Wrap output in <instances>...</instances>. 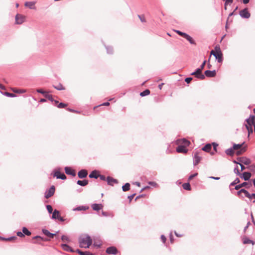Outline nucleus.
Masks as SVG:
<instances>
[{
	"label": "nucleus",
	"instance_id": "6ab92c4d",
	"mask_svg": "<svg viewBox=\"0 0 255 255\" xmlns=\"http://www.w3.org/2000/svg\"><path fill=\"white\" fill-rule=\"evenodd\" d=\"M185 145H179L176 148V151L178 153H187L188 149Z\"/></svg>",
	"mask_w": 255,
	"mask_h": 255
},
{
	"label": "nucleus",
	"instance_id": "a878e982",
	"mask_svg": "<svg viewBox=\"0 0 255 255\" xmlns=\"http://www.w3.org/2000/svg\"><path fill=\"white\" fill-rule=\"evenodd\" d=\"M243 193L244 194L245 196L249 198L250 199H252L254 198L255 196V193L250 194L246 189L243 188Z\"/></svg>",
	"mask_w": 255,
	"mask_h": 255
},
{
	"label": "nucleus",
	"instance_id": "680f3d73",
	"mask_svg": "<svg viewBox=\"0 0 255 255\" xmlns=\"http://www.w3.org/2000/svg\"><path fill=\"white\" fill-rule=\"evenodd\" d=\"M238 6H237L235 7V8L234 9V10H233V11L229 13V16H228V17L229 18L230 16H233V15H235V14H236V13H235V11H236L237 10H238Z\"/></svg>",
	"mask_w": 255,
	"mask_h": 255
},
{
	"label": "nucleus",
	"instance_id": "f8f14e48",
	"mask_svg": "<svg viewBox=\"0 0 255 255\" xmlns=\"http://www.w3.org/2000/svg\"><path fill=\"white\" fill-rule=\"evenodd\" d=\"M106 252L109 255H117L118 253V249L114 246H111L107 248Z\"/></svg>",
	"mask_w": 255,
	"mask_h": 255
},
{
	"label": "nucleus",
	"instance_id": "1a4fd4ad",
	"mask_svg": "<svg viewBox=\"0 0 255 255\" xmlns=\"http://www.w3.org/2000/svg\"><path fill=\"white\" fill-rule=\"evenodd\" d=\"M252 186L251 181L250 182H244L242 183L236 185L234 187V189L238 190L240 189H242V187H246L247 189H249Z\"/></svg>",
	"mask_w": 255,
	"mask_h": 255
},
{
	"label": "nucleus",
	"instance_id": "79ce46f5",
	"mask_svg": "<svg viewBox=\"0 0 255 255\" xmlns=\"http://www.w3.org/2000/svg\"><path fill=\"white\" fill-rule=\"evenodd\" d=\"M245 121L247 124H251V127L254 126V132H255V121H252L249 119H246Z\"/></svg>",
	"mask_w": 255,
	"mask_h": 255
},
{
	"label": "nucleus",
	"instance_id": "393cba45",
	"mask_svg": "<svg viewBox=\"0 0 255 255\" xmlns=\"http://www.w3.org/2000/svg\"><path fill=\"white\" fill-rule=\"evenodd\" d=\"M35 4L34 1H26L25 2L24 5L31 9H35Z\"/></svg>",
	"mask_w": 255,
	"mask_h": 255
},
{
	"label": "nucleus",
	"instance_id": "5701e85b",
	"mask_svg": "<svg viewBox=\"0 0 255 255\" xmlns=\"http://www.w3.org/2000/svg\"><path fill=\"white\" fill-rule=\"evenodd\" d=\"M177 142L178 143L180 144V145H185L186 147L188 146L190 144V141L185 138L178 139L177 140Z\"/></svg>",
	"mask_w": 255,
	"mask_h": 255
},
{
	"label": "nucleus",
	"instance_id": "2f4dec72",
	"mask_svg": "<svg viewBox=\"0 0 255 255\" xmlns=\"http://www.w3.org/2000/svg\"><path fill=\"white\" fill-rule=\"evenodd\" d=\"M247 150V146H243L242 148H240V149H237L235 152L237 155L239 156L242 155L243 153L246 152Z\"/></svg>",
	"mask_w": 255,
	"mask_h": 255
},
{
	"label": "nucleus",
	"instance_id": "4468645a",
	"mask_svg": "<svg viewBox=\"0 0 255 255\" xmlns=\"http://www.w3.org/2000/svg\"><path fill=\"white\" fill-rule=\"evenodd\" d=\"M198 154L199 152L198 151H196L195 152L194 155L193 157V164L194 166H196L198 164L201 160V157L199 156Z\"/></svg>",
	"mask_w": 255,
	"mask_h": 255
},
{
	"label": "nucleus",
	"instance_id": "4be33fe9",
	"mask_svg": "<svg viewBox=\"0 0 255 255\" xmlns=\"http://www.w3.org/2000/svg\"><path fill=\"white\" fill-rule=\"evenodd\" d=\"M89 209V207L88 206L85 205H81L77 206L72 209L73 211H86Z\"/></svg>",
	"mask_w": 255,
	"mask_h": 255
},
{
	"label": "nucleus",
	"instance_id": "a18cd8bd",
	"mask_svg": "<svg viewBox=\"0 0 255 255\" xmlns=\"http://www.w3.org/2000/svg\"><path fill=\"white\" fill-rule=\"evenodd\" d=\"M17 238L15 236H11L8 238H5L4 241H13L17 239Z\"/></svg>",
	"mask_w": 255,
	"mask_h": 255
},
{
	"label": "nucleus",
	"instance_id": "bb28decb",
	"mask_svg": "<svg viewBox=\"0 0 255 255\" xmlns=\"http://www.w3.org/2000/svg\"><path fill=\"white\" fill-rule=\"evenodd\" d=\"M99 172L96 170H93L89 174V177L90 178H95L97 179L98 178Z\"/></svg>",
	"mask_w": 255,
	"mask_h": 255
},
{
	"label": "nucleus",
	"instance_id": "b1692460",
	"mask_svg": "<svg viewBox=\"0 0 255 255\" xmlns=\"http://www.w3.org/2000/svg\"><path fill=\"white\" fill-rule=\"evenodd\" d=\"M242 241H243V243L245 245L251 244L253 245H254L255 244V243L254 241L250 239L249 238H248L246 236H244L242 237Z\"/></svg>",
	"mask_w": 255,
	"mask_h": 255
},
{
	"label": "nucleus",
	"instance_id": "052dcab7",
	"mask_svg": "<svg viewBox=\"0 0 255 255\" xmlns=\"http://www.w3.org/2000/svg\"><path fill=\"white\" fill-rule=\"evenodd\" d=\"M136 193H133L128 196V199L129 200V202L130 203L134 197L135 196Z\"/></svg>",
	"mask_w": 255,
	"mask_h": 255
},
{
	"label": "nucleus",
	"instance_id": "c756f323",
	"mask_svg": "<svg viewBox=\"0 0 255 255\" xmlns=\"http://www.w3.org/2000/svg\"><path fill=\"white\" fill-rule=\"evenodd\" d=\"M76 183L78 185L84 187L88 184L89 181L87 179H84L82 180H78Z\"/></svg>",
	"mask_w": 255,
	"mask_h": 255
},
{
	"label": "nucleus",
	"instance_id": "f257e3e1",
	"mask_svg": "<svg viewBox=\"0 0 255 255\" xmlns=\"http://www.w3.org/2000/svg\"><path fill=\"white\" fill-rule=\"evenodd\" d=\"M213 55L216 60L218 63H222L224 60L223 54L221 50V48L219 45H216L214 50H212L210 52V55Z\"/></svg>",
	"mask_w": 255,
	"mask_h": 255
},
{
	"label": "nucleus",
	"instance_id": "e2e57ef3",
	"mask_svg": "<svg viewBox=\"0 0 255 255\" xmlns=\"http://www.w3.org/2000/svg\"><path fill=\"white\" fill-rule=\"evenodd\" d=\"M243 188H242V189H240V190H238V192H237V195L238 196L240 197L241 198H244V197H243V196H241V193H243Z\"/></svg>",
	"mask_w": 255,
	"mask_h": 255
},
{
	"label": "nucleus",
	"instance_id": "72a5a7b5",
	"mask_svg": "<svg viewBox=\"0 0 255 255\" xmlns=\"http://www.w3.org/2000/svg\"><path fill=\"white\" fill-rule=\"evenodd\" d=\"M0 92L3 95H4L7 97H16V95L14 94V93H9V92H7L5 91H0Z\"/></svg>",
	"mask_w": 255,
	"mask_h": 255
},
{
	"label": "nucleus",
	"instance_id": "58836bf2",
	"mask_svg": "<svg viewBox=\"0 0 255 255\" xmlns=\"http://www.w3.org/2000/svg\"><path fill=\"white\" fill-rule=\"evenodd\" d=\"M22 233H23L24 236L25 235L30 236L31 234V232L29 231L26 227H23L22 229Z\"/></svg>",
	"mask_w": 255,
	"mask_h": 255
},
{
	"label": "nucleus",
	"instance_id": "ddd939ff",
	"mask_svg": "<svg viewBox=\"0 0 255 255\" xmlns=\"http://www.w3.org/2000/svg\"><path fill=\"white\" fill-rule=\"evenodd\" d=\"M64 170L65 173L68 175H71L73 177H75L76 175L75 170L72 168L71 167H65Z\"/></svg>",
	"mask_w": 255,
	"mask_h": 255
},
{
	"label": "nucleus",
	"instance_id": "bf43d9fd",
	"mask_svg": "<svg viewBox=\"0 0 255 255\" xmlns=\"http://www.w3.org/2000/svg\"><path fill=\"white\" fill-rule=\"evenodd\" d=\"M212 145H213V149L215 151L217 152V147L218 146V144L216 142H212L211 143Z\"/></svg>",
	"mask_w": 255,
	"mask_h": 255
},
{
	"label": "nucleus",
	"instance_id": "9b49d317",
	"mask_svg": "<svg viewBox=\"0 0 255 255\" xmlns=\"http://www.w3.org/2000/svg\"><path fill=\"white\" fill-rule=\"evenodd\" d=\"M239 176L245 181H249L252 176V173L250 172L245 171L241 173Z\"/></svg>",
	"mask_w": 255,
	"mask_h": 255
},
{
	"label": "nucleus",
	"instance_id": "f704fd0d",
	"mask_svg": "<svg viewBox=\"0 0 255 255\" xmlns=\"http://www.w3.org/2000/svg\"><path fill=\"white\" fill-rule=\"evenodd\" d=\"M245 127L248 130V136H249L253 132V129L252 127L251 126V124H247L245 125Z\"/></svg>",
	"mask_w": 255,
	"mask_h": 255
},
{
	"label": "nucleus",
	"instance_id": "338daca9",
	"mask_svg": "<svg viewBox=\"0 0 255 255\" xmlns=\"http://www.w3.org/2000/svg\"><path fill=\"white\" fill-rule=\"evenodd\" d=\"M206 63L207 61L206 60H204L199 68H200L201 69L203 70L205 67Z\"/></svg>",
	"mask_w": 255,
	"mask_h": 255
},
{
	"label": "nucleus",
	"instance_id": "09e8293b",
	"mask_svg": "<svg viewBox=\"0 0 255 255\" xmlns=\"http://www.w3.org/2000/svg\"><path fill=\"white\" fill-rule=\"evenodd\" d=\"M67 106V104L61 102L59 103L57 105H56V107L59 109H62L65 108Z\"/></svg>",
	"mask_w": 255,
	"mask_h": 255
},
{
	"label": "nucleus",
	"instance_id": "6e6552de",
	"mask_svg": "<svg viewBox=\"0 0 255 255\" xmlns=\"http://www.w3.org/2000/svg\"><path fill=\"white\" fill-rule=\"evenodd\" d=\"M239 15L243 18L248 19L251 16V13L248 10V8L246 7L239 11Z\"/></svg>",
	"mask_w": 255,
	"mask_h": 255
},
{
	"label": "nucleus",
	"instance_id": "a211bd4d",
	"mask_svg": "<svg viewBox=\"0 0 255 255\" xmlns=\"http://www.w3.org/2000/svg\"><path fill=\"white\" fill-rule=\"evenodd\" d=\"M88 171L86 169H82L78 172V177L80 179H84L88 175Z\"/></svg>",
	"mask_w": 255,
	"mask_h": 255
},
{
	"label": "nucleus",
	"instance_id": "4c0bfd02",
	"mask_svg": "<svg viewBox=\"0 0 255 255\" xmlns=\"http://www.w3.org/2000/svg\"><path fill=\"white\" fill-rule=\"evenodd\" d=\"M130 185L129 183H126L122 186V190L127 192L130 190Z\"/></svg>",
	"mask_w": 255,
	"mask_h": 255
},
{
	"label": "nucleus",
	"instance_id": "f03ea898",
	"mask_svg": "<svg viewBox=\"0 0 255 255\" xmlns=\"http://www.w3.org/2000/svg\"><path fill=\"white\" fill-rule=\"evenodd\" d=\"M85 237L79 239V243L81 248H89L92 244V239L87 234L85 235Z\"/></svg>",
	"mask_w": 255,
	"mask_h": 255
},
{
	"label": "nucleus",
	"instance_id": "774afa93",
	"mask_svg": "<svg viewBox=\"0 0 255 255\" xmlns=\"http://www.w3.org/2000/svg\"><path fill=\"white\" fill-rule=\"evenodd\" d=\"M82 255H95V254L90 252L89 251H84Z\"/></svg>",
	"mask_w": 255,
	"mask_h": 255
},
{
	"label": "nucleus",
	"instance_id": "aec40b11",
	"mask_svg": "<svg viewBox=\"0 0 255 255\" xmlns=\"http://www.w3.org/2000/svg\"><path fill=\"white\" fill-rule=\"evenodd\" d=\"M61 247L62 249L66 252H70V253H74L75 252V250L73 249H72L70 246H69L68 245H67L66 244H62L61 245Z\"/></svg>",
	"mask_w": 255,
	"mask_h": 255
},
{
	"label": "nucleus",
	"instance_id": "0eeeda50",
	"mask_svg": "<svg viewBox=\"0 0 255 255\" xmlns=\"http://www.w3.org/2000/svg\"><path fill=\"white\" fill-rule=\"evenodd\" d=\"M55 187L54 185H52L50 187L47 189L44 193V197L46 199H48L52 197L55 193Z\"/></svg>",
	"mask_w": 255,
	"mask_h": 255
},
{
	"label": "nucleus",
	"instance_id": "cd10ccee",
	"mask_svg": "<svg viewBox=\"0 0 255 255\" xmlns=\"http://www.w3.org/2000/svg\"><path fill=\"white\" fill-rule=\"evenodd\" d=\"M60 216L59 211L57 209H55L52 213L51 218L52 219L57 220Z\"/></svg>",
	"mask_w": 255,
	"mask_h": 255
},
{
	"label": "nucleus",
	"instance_id": "412c9836",
	"mask_svg": "<svg viewBox=\"0 0 255 255\" xmlns=\"http://www.w3.org/2000/svg\"><path fill=\"white\" fill-rule=\"evenodd\" d=\"M91 208L94 211H99L103 209V205L102 204L94 203L91 205Z\"/></svg>",
	"mask_w": 255,
	"mask_h": 255
},
{
	"label": "nucleus",
	"instance_id": "603ef678",
	"mask_svg": "<svg viewBox=\"0 0 255 255\" xmlns=\"http://www.w3.org/2000/svg\"><path fill=\"white\" fill-rule=\"evenodd\" d=\"M36 92L38 93L42 94L44 97L45 95H47V94L48 93L47 92L43 90L42 89H37L36 90Z\"/></svg>",
	"mask_w": 255,
	"mask_h": 255
},
{
	"label": "nucleus",
	"instance_id": "864d4df0",
	"mask_svg": "<svg viewBox=\"0 0 255 255\" xmlns=\"http://www.w3.org/2000/svg\"><path fill=\"white\" fill-rule=\"evenodd\" d=\"M61 239L62 240V241H67L68 242H70V239L67 236L65 235H62L61 237Z\"/></svg>",
	"mask_w": 255,
	"mask_h": 255
},
{
	"label": "nucleus",
	"instance_id": "ea45409f",
	"mask_svg": "<svg viewBox=\"0 0 255 255\" xmlns=\"http://www.w3.org/2000/svg\"><path fill=\"white\" fill-rule=\"evenodd\" d=\"M150 93V91L148 89H145V90L143 91L142 92H140L139 94V95L141 97H144L146 96H147L149 95Z\"/></svg>",
	"mask_w": 255,
	"mask_h": 255
},
{
	"label": "nucleus",
	"instance_id": "7c9ffc66",
	"mask_svg": "<svg viewBox=\"0 0 255 255\" xmlns=\"http://www.w3.org/2000/svg\"><path fill=\"white\" fill-rule=\"evenodd\" d=\"M212 149V144L210 143H207L202 148V150L207 152H210Z\"/></svg>",
	"mask_w": 255,
	"mask_h": 255
},
{
	"label": "nucleus",
	"instance_id": "4d7b16f0",
	"mask_svg": "<svg viewBox=\"0 0 255 255\" xmlns=\"http://www.w3.org/2000/svg\"><path fill=\"white\" fill-rule=\"evenodd\" d=\"M138 17L140 19L141 22H146V20H145L144 15H139L138 14Z\"/></svg>",
	"mask_w": 255,
	"mask_h": 255
},
{
	"label": "nucleus",
	"instance_id": "3c124183",
	"mask_svg": "<svg viewBox=\"0 0 255 255\" xmlns=\"http://www.w3.org/2000/svg\"><path fill=\"white\" fill-rule=\"evenodd\" d=\"M45 98L48 99L51 102H53V101H54V99H53L52 95L48 94V93L47 94V95H45Z\"/></svg>",
	"mask_w": 255,
	"mask_h": 255
},
{
	"label": "nucleus",
	"instance_id": "49530a36",
	"mask_svg": "<svg viewBox=\"0 0 255 255\" xmlns=\"http://www.w3.org/2000/svg\"><path fill=\"white\" fill-rule=\"evenodd\" d=\"M46 208L49 214H51V213H53V210L51 205H46Z\"/></svg>",
	"mask_w": 255,
	"mask_h": 255
},
{
	"label": "nucleus",
	"instance_id": "e433bc0d",
	"mask_svg": "<svg viewBox=\"0 0 255 255\" xmlns=\"http://www.w3.org/2000/svg\"><path fill=\"white\" fill-rule=\"evenodd\" d=\"M189 182V181H188L187 183H184L182 184L183 188L187 191L191 190V185Z\"/></svg>",
	"mask_w": 255,
	"mask_h": 255
},
{
	"label": "nucleus",
	"instance_id": "dca6fc26",
	"mask_svg": "<svg viewBox=\"0 0 255 255\" xmlns=\"http://www.w3.org/2000/svg\"><path fill=\"white\" fill-rule=\"evenodd\" d=\"M205 77L213 78L216 76V71L215 70H207L205 71L204 74Z\"/></svg>",
	"mask_w": 255,
	"mask_h": 255
},
{
	"label": "nucleus",
	"instance_id": "473e14b6",
	"mask_svg": "<svg viewBox=\"0 0 255 255\" xmlns=\"http://www.w3.org/2000/svg\"><path fill=\"white\" fill-rule=\"evenodd\" d=\"M184 38H185L187 41H188L190 44L193 45L196 44L195 41L193 39V38L190 35H189L187 33L185 37H184Z\"/></svg>",
	"mask_w": 255,
	"mask_h": 255
},
{
	"label": "nucleus",
	"instance_id": "37998d69",
	"mask_svg": "<svg viewBox=\"0 0 255 255\" xmlns=\"http://www.w3.org/2000/svg\"><path fill=\"white\" fill-rule=\"evenodd\" d=\"M53 87L59 91L63 90L65 89L64 87L63 86V85L61 83H59L58 85L57 86H53Z\"/></svg>",
	"mask_w": 255,
	"mask_h": 255
},
{
	"label": "nucleus",
	"instance_id": "20e7f679",
	"mask_svg": "<svg viewBox=\"0 0 255 255\" xmlns=\"http://www.w3.org/2000/svg\"><path fill=\"white\" fill-rule=\"evenodd\" d=\"M202 70L200 68H196L194 71L191 73V75L194 76L198 79L203 80L205 79V76L202 73Z\"/></svg>",
	"mask_w": 255,
	"mask_h": 255
},
{
	"label": "nucleus",
	"instance_id": "69168bd1",
	"mask_svg": "<svg viewBox=\"0 0 255 255\" xmlns=\"http://www.w3.org/2000/svg\"><path fill=\"white\" fill-rule=\"evenodd\" d=\"M193 80V78L192 77H187L185 79V81L187 83L189 84L191 81Z\"/></svg>",
	"mask_w": 255,
	"mask_h": 255
},
{
	"label": "nucleus",
	"instance_id": "13d9d810",
	"mask_svg": "<svg viewBox=\"0 0 255 255\" xmlns=\"http://www.w3.org/2000/svg\"><path fill=\"white\" fill-rule=\"evenodd\" d=\"M98 178H100V179L102 181H107V177L105 175L100 174V173L98 175Z\"/></svg>",
	"mask_w": 255,
	"mask_h": 255
},
{
	"label": "nucleus",
	"instance_id": "6e6d98bb",
	"mask_svg": "<svg viewBox=\"0 0 255 255\" xmlns=\"http://www.w3.org/2000/svg\"><path fill=\"white\" fill-rule=\"evenodd\" d=\"M253 112L255 114V115H250L249 117L247 118V119H249L252 121H255V108L253 110Z\"/></svg>",
	"mask_w": 255,
	"mask_h": 255
},
{
	"label": "nucleus",
	"instance_id": "c03bdc74",
	"mask_svg": "<svg viewBox=\"0 0 255 255\" xmlns=\"http://www.w3.org/2000/svg\"><path fill=\"white\" fill-rule=\"evenodd\" d=\"M108 54H112L113 53V48L111 46H105Z\"/></svg>",
	"mask_w": 255,
	"mask_h": 255
},
{
	"label": "nucleus",
	"instance_id": "f3484780",
	"mask_svg": "<svg viewBox=\"0 0 255 255\" xmlns=\"http://www.w3.org/2000/svg\"><path fill=\"white\" fill-rule=\"evenodd\" d=\"M107 182L108 185L113 186L114 184H118L119 181L117 179H115L110 176L107 177Z\"/></svg>",
	"mask_w": 255,
	"mask_h": 255
},
{
	"label": "nucleus",
	"instance_id": "9d476101",
	"mask_svg": "<svg viewBox=\"0 0 255 255\" xmlns=\"http://www.w3.org/2000/svg\"><path fill=\"white\" fill-rule=\"evenodd\" d=\"M59 232V231L56 232L55 233H51L48 230L45 229H42V233L45 235L47 238L50 240V239H52L54 236H56V235Z\"/></svg>",
	"mask_w": 255,
	"mask_h": 255
},
{
	"label": "nucleus",
	"instance_id": "a19ab883",
	"mask_svg": "<svg viewBox=\"0 0 255 255\" xmlns=\"http://www.w3.org/2000/svg\"><path fill=\"white\" fill-rule=\"evenodd\" d=\"M12 91L14 93L18 94H22L26 92V90L24 89H18L16 88L13 89Z\"/></svg>",
	"mask_w": 255,
	"mask_h": 255
},
{
	"label": "nucleus",
	"instance_id": "c85d7f7f",
	"mask_svg": "<svg viewBox=\"0 0 255 255\" xmlns=\"http://www.w3.org/2000/svg\"><path fill=\"white\" fill-rule=\"evenodd\" d=\"M225 152L227 155L231 156H233L235 153V151L234 149L233 148V146L228 149H227Z\"/></svg>",
	"mask_w": 255,
	"mask_h": 255
},
{
	"label": "nucleus",
	"instance_id": "c9c22d12",
	"mask_svg": "<svg viewBox=\"0 0 255 255\" xmlns=\"http://www.w3.org/2000/svg\"><path fill=\"white\" fill-rule=\"evenodd\" d=\"M245 143V141H244L242 143H238V144L233 143V148H234L235 150L240 149V148L243 147V145Z\"/></svg>",
	"mask_w": 255,
	"mask_h": 255
},
{
	"label": "nucleus",
	"instance_id": "39448f33",
	"mask_svg": "<svg viewBox=\"0 0 255 255\" xmlns=\"http://www.w3.org/2000/svg\"><path fill=\"white\" fill-rule=\"evenodd\" d=\"M60 168L54 169L53 171V176L54 177H56V179H60L62 180H66L67 178L66 176L63 172H61Z\"/></svg>",
	"mask_w": 255,
	"mask_h": 255
},
{
	"label": "nucleus",
	"instance_id": "5fc2aeb1",
	"mask_svg": "<svg viewBox=\"0 0 255 255\" xmlns=\"http://www.w3.org/2000/svg\"><path fill=\"white\" fill-rule=\"evenodd\" d=\"M198 173L196 172L190 175L188 178V181H190V180H191L193 178L196 177L198 175Z\"/></svg>",
	"mask_w": 255,
	"mask_h": 255
},
{
	"label": "nucleus",
	"instance_id": "de8ad7c7",
	"mask_svg": "<svg viewBox=\"0 0 255 255\" xmlns=\"http://www.w3.org/2000/svg\"><path fill=\"white\" fill-rule=\"evenodd\" d=\"M175 32L178 34L179 35L183 37H185V36L186 35L187 33H185V32H182L180 30H175Z\"/></svg>",
	"mask_w": 255,
	"mask_h": 255
},
{
	"label": "nucleus",
	"instance_id": "423d86ee",
	"mask_svg": "<svg viewBox=\"0 0 255 255\" xmlns=\"http://www.w3.org/2000/svg\"><path fill=\"white\" fill-rule=\"evenodd\" d=\"M32 239L33 240V241L32 242V244H39L41 245V242H48L50 241V239H49L47 238H44L40 236L37 235L34 237H33Z\"/></svg>",
	"mask_w": 255,
	"mask_h": 255
},
{
	"label": "nucleus",
	"instance_id": "8fccbe9b",
	"mask_svg": "<svg viewBox=\"0 0 255 255\" xmlns=\"http://www.w3.org/2000/svg\"><path fill=\"white\" fill-rule=\"evenodd\" d=\"M234 173L238 176H240V174H241V172L239 169V168H238V166L237 165H236L235 166V167L234 168Z\"/></svg>",
	"mask_w": 255,
	"mask_h": 255
},
{
	"label": "nucleus",
	"instance_id": "2eb2a0df",
	"mask_svg": "<svg viewBox=\"0 0 255 255\" xmlns=\"http://www.w3.org/2000/svg\"><path fill=\"white\" fill-rule=\"evenodd\" d=\"M24 16L17 13L15 17V23L16 24H21L24 22Z\"/></svg>",
	"mask_w": 255,
	"mask_h": 255
},
{
	"label": "nucleus",
	"instance_id": "0e129e2a",
	"mask_svg": "<svg viewBox=\"0 0 255 255\" xmlns=\"http://www.w3.org/2000/svg\"><path fill=\"white\" fill-rule=\"evenodd\" d=\"M102 215L104 217H109V216H110L111 215V214L108 212H105V211H102Z\"/></svg>",
	"mask_w": 255,
	"mask_h": 255
},
{
	"label": "nucleus",
	"instance_id": "7ed1b4c3",
	"mask_svg": "<svg viewBox=\"0 0 255 255\" xmlns=\"http://www.w3.org/2000/svg\"><path fill=\"white\" fill-rule=\"evenodd\" d=\"M233 162L237 164L240 165V164H243L249 165L251 163V160L250 158L247 157L242 156L237 157V160H234Z\"/></svg>",
	"mask_w": 255,
	"mask_h": 255
}]
</instances>
